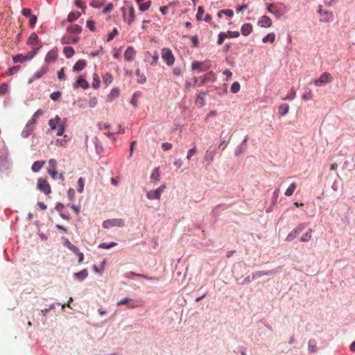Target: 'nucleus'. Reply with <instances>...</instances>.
Instances as JSON below:
<instances>
[{"label":"nucleus","instance_id":"obj_11","mask_svg":"<svg viewBox=\"0 0 355 355\" xmlns=\"http://www.w3.org/2000/svg\"><path fill=\"white\" fill-rule=\"evenodd\" d=\"M136 55V51L133 47L129 46L124 54V57L125 60L127 61H132L135 60Z\"/></svg>","mask_w":355,"mask_h":355},{"label":"nucleus","instance_id":"obj_46","mask_svg":"<svg viewBox=\"0 0 355 355\" xmlns=\"http://www.w3.org/2000/svg\"><path fill=\"white\" fill-rule=\"evenodd\" d=\"M214 74L211 73H207L202 77L201 85L205 84L208 80H212L214 79Z\"/></svg>","mask_w":355,"mask_h":355},{"label":"nucleus","instance_id":"obj_54","mask_svg":"<svg viewBox=\"0 0 355 355\" xmlns=\"http://www.w3.org/2000/svg\"><path fill=\"white\" fill-rule=\"evenodd\" d=\"M61 96V92H53L51 95H50V98L53 100V101H57L60 98V97Z\"/></svg>","mask_w":355,"mask_h":355},{"label":"nucleus","instance_id":"obj_47","mask_svg":"<svg viewBox=\"0 0 355 355\" xmlns=\"http://www.w3.org/2000/svg\"><path fill=\"white\" fill-rule=\"evenodd\" d=\"M240 84L239 82H234L231 86V92L233 94L237 93L240 90Z\"/></svg>","mask_w":355,"mask_h":355},{"label":"nucleus","instance_id":"obj_9","mask_svg":"<svg viewBox=\"0 0 355 355\" xmlns=\"http://www.w3.org/2000/svg\"><path fill=\"white\" fill-rule=\"evenodd\" d=\"M79 87L85 89L89 87L88 82L83 78V76H80L73 85V87L74 89H77Z\"/></svg>","mask_w":355,"mask_h":355},{"label":"nucleus","instance_id":"obj_17","mask_svg":"<svg viewBox=\"0 0 355 355\" xmlns=\"http://www.w3.org/2000/svg\"><path fill=\"white\" fill-rule=\"evenodd\" d=\"M207 93L205 92H200L196 99V104L200 106L205 105V97Z\"/></svg>","mask_w":355,"mask_h":355},{"label":"nucleus","instance_id":"obj_58","mask_svg":"<svg viewBox=\"0 0 355 355\" xmlns=\"http://www.w3.org/2000/svg\"><path fill=\"white\" fill-rule=\"evenodd\" d=\"M98 103V100H97V98L96 97H92L89 99V106L90 107H95Z\"/></svg>","mask_w":355,"mask_h":355},{"label":"nucleus","instance_id":"obj_34","mask_svg":"<svg viewBox=\"0 0 355 355\" xmlns=\"http://www.w3.org/2000/svg\"><path fill=\"white\" fill-rule=\"evenodd\" d=\"M136 75L138 77L137 82L139 84H143V83H146V76L144 73H141V71L139 69H137L136 71Z\"/></svg>","mask_w":355,"mask_h":355},{"label":"nucleus","instance_id":"obj_36","mask_svg":"<svg viewBox=\"0 0 355 355\" xmlns=\"http://www.w3.org/2000/svg\"><path fill=\"white\" fill-rule=\"evenodd\" d=\"M39 49H33L31 51L28 52L26 53V57L27 60H32L37 53H38Z\"/></svg>","mask_w":355,"mask_h":355},{"label":"nucleus","instance_id":"obj_26","mask_svg":"<svg viewBox=\"0 0 355 355\" xmlns=\"http://www.w3.org/2000/svg\"><path fill=\"white\" fill-rule=\"evenodd\" d=\"M106 2V0H93L89 4L91 6L95 8H100Z\"/></svg>","mask_w":355,"mask_h":355},{"label":"nucleus","instance_id":"obj_38","mask_svg":"<svg viewBox=\"0 0 355 355\" xmlns=\"http://www.w3.org/2000/svg\"><path fill=\"white\" fill-rule=\"evenodd\" d=\"M12 59H13V62L15 63L24 62L27 61L26 55H24L22 54H18V55L14 56Z\"/></svg>","mask_w":355,"mask_h":355},{"label":"nucleus","instance_id":"obj_44","mask_svg":"<svg viewBox=\"0 0 355 355\" xmlns=\"http://www.w3.org/2000/svg\"><path fill=\"white\" fill-rule=\"evenodd\" d=\"M204 8L202 6H199L198 8V12L196 14V19L198 21H201L202 19V17L204 15Z\"/></svg>","mask_w":355,"mask_h":355},{"label":"nucleus","instance_id":"obj_1","mask_svg":"<svg viewBox=\"0 0 355 355\" xmlns=\"http://www.w3.org/2000/svg\"><path fill=\"white\" fill-rule=\"evenodd\" d=\"M58 56V49L56 48L52 49L46 55L43 66H46V68L49 69V66L57 60Z\"/></svg>","mask_w":355,"mask_h":355},{"label":"nucleus","instance_id":"obj_42","mask_svg":"<svg viewBox=\"0 0 355 355\" xmlns=\"http://www.w3.org/2000/svg\"><path fill=\"white\" fill-rule=\"evenodd\" d=\"M20 66L17 65V66H14L12 67H10L8 69V71H6V75L8 76H12L15 73H16L19 69H20Z\"/></svg>","mask_w":355,"mask_h":355},{"label":"nucleus","instance_id":"obj_43","mask_svg":"<svg viewBox=\"0 0 355 355\" xmlns=\"http://www.w3.org/2000/svg\"><path fill=\"white\" fill-rule=\"evenodd\" d=\"M119 34L118 29L116 28H114L111 33H109L107 35V42H110L117 35Z\"/></svg>","mask_w":355,"mask_h":355},{"label":"nucleus","instance_id":"obj_63","mask_svg":"<svg viewBox=\"0 0 355 355\" xmlns=\"http://www.w3.org/2000/svg\"><path fill=\"white\" fill-rule=\"evenodd\" d=\"M165 188H166L165 184H163V185L160 186L159 187H158L157 189L155 190V192H156V194L158 196L159 199H160V197H161V194L162 193V192L164 191Z\"/></svg>","mask_w":355,"mask_h":355},{"label":"nucleus","instance_id":"obj_22","mask_svg":"<svg viewBox=\"0 0 355 355\" xmlns=\"http://www.w3.org/2000/svg\"><path fill=\"white\" fill-rule=\"evenodd\" d=\"M74 275L78 280L83 281L88 276V272L87 269H83L81 271L75 273Z\"/></svg>","mask_w":355,"mask_h":355},{"label":"nucleus","instance_id":"obj_32","mask_svg":"<svg viewBox=\"0 0 355 355\" xmlns=\"http://www.w3.org/2000/svg\"><path fill=\"white\" fill-rule=\"evenodd\" d=\"M80 16V12H71L67 17V20L69 21H73L76 20Z\"/></svg>","mask_w":355,"mask_h":355},{"label":"nucleus","instance_id":"obj_21","mask_svg":"<svg viewBox=\"0 0 355 355\" xmlns=\"http://www.w3.org/2000/svg\"><path fill=\"white\" fill-rule=\"evenodd\" d=\"M38 41V36L35 33H33L30 35L27 44L29 45L35 46L37 44Z\"/></svg>","mask_w":355,"mask_h":355},{"label":"nucleus","instance_id":"obj_7","mask_svg":"<svg viewBox=\"0 0 355 355\" xmlns=\"http://www.w3.org/2000/svg\"><path fill=\"white\" fill-rule=\"evenodd\" d=\"M306 227L305 223H300L296 228L292 230L286 236V241H291L297 237V236L302 232Z\"/></svg>","mask_w":355,"mask_h":355},{"label":"nucleus","instance_id":"obj_13","mask_svg":"<svg viewBox=\"0 0 355 355\" xmlns=\"http://www.w3.org/2000/svg\"><path fill=\"white\" fill-rule=\"evenodd\" d=\"M128 17L127 19V24L128 25H131L135 20V10L132 6H130L128 8Z\"/></svg>","mask_w":355,"mask_h":355},{"label":"nucleus","instance_id":"obj_16","mask_svg":"<svg viewBox=\"0 0 355 355\" xmlns=\"http://www.w3.org/2000/svg\"><path fill=\"white\" fill-rule=\"evenodd\" d=\"M61 119L57 115L55 118L51 119L49 121V125L51 130H55L58 125L60 123Z\"/></svg>","mask_w":355,"mask_h":355},{"label":"nucleus","instance_id":"obj_41","mask_svg":"<svg viewBox=\"0 0 355 355\" xmlns=\"http://www.w3.org/2000/svg\"><path fill=\"white\" fill-rule=\"evenodd\" d=\"M57 130L56 135L58 136H61L63 135L64 130H65V123H60L57 128L55 129Z\"/></svg>","mask_w":355,"mask_h":355},{"label":"nucleus","instance_id":"obj_56","mask_svg":"<svg viewBox=\"0 0 355 355\" xmlns=\"http://www.w3.org/2000/svg\"><path fill=\"white\" fill-rule=\"evenodd\" d=\"M75 5L78 8H79L83 10L86 8V6H85V3L83 1H82L81 0H76Z\"/></svg>","mask_w":355,"mask_h":355},{"label":"nucleus","instance_id":"obj_23","mask_svg":"<svg viewBox=\"0 0 355 355\" xmlns=\"http://www.w3.org/2000/svg\"><path fill=\"white\" fill-rule=\"evenodd\" d=\"M150 180L153 182H158L160 180V172L158 168H155L152 172Z\"/></svg>","mask_w":355,"mask_h":355},{"label":"nucleus","instance_id":"obj_37","mask_svg":"<svg viewBox=\"0 0 355 355\" xmlns=\"http://www.w3.org/2000/svg\"><path fill=\"white\" fill-rule=\"evenodd\" d=\"M64 245L66 247H67L70 250H71L74 254L78 252V248L73 245L71 243V242L69 240H66Z\"/></svg>","mask_w":355,"mask_h":355},{"label":"nucleus","instance_id":"obj_39","mask_svg":"<svg viewBox=\"0 0 355 355\" xmlns=\"http://www.w3.org/2000/svg\"><path fill=\"white\" fill-rule=\"evenodd\" d=\"M319 13L322 15L323 14L326 16V17L323 19V21H326V22H328L330 20H331L332 17H333V15L331 12H328V11H322V10H319Z\"/></svg>","mask_w":355,"mask_h":355},{"label":"nucleus","instance_id":"obj_6","mask_svg":"<svg viewBox=\"0 0 355 355\" xmlns=\"http://www.w3.org/2000/svg\"><path fill=\"white\" fill-rule=\"evenodd\" d=\"M123 227L124 226V220L122 218L108 219L103 223V227L108 229L111 227Z\"/></svg>","mask_w":355,"mask_h":355},{"label":"nucleus","instance_id":"obj_5","mask_svg":"<svg viewBox=\"0 0 355 355\" xmlns=\"http://www.w3.org/2000/svg\"><path fill=\"white\" fill-rule=\"evenodd\" d=\"M332 81V76L329 72H324L320 78L314 81L315 85L320 87Z\"/></svg>","mask_w":355,"mask_h":355},{"label":"nucleus","instance_id":"obj_10","mask_svg":"<svg viewBox=\"0 0 355 355\" xmlns=\"http://www.w3.org/2000/svg\"><path fill=\"white\" fill-rule=\"evenodd\" d=\"M258 26L263 28H269L272 26V20L266 15L262 16L258 21Z\"/></svg>","mask_w":355,"mask_h":355},{"label":"nucleus","instance_id":"obj_35","mask_svg":"<svg viewBox=\"0 0 355 355\" xmlns=\"http://www.w3.org/2000/svg\"><path fill=\"white\" fill-rule=\"evenodd\" d=\"M309 351L311 353L315 352L317 350V343L315 340H310L309 341Z\"/></svg>","mask_w":355,"mask_h":355},{"label":"nucleus","instance_id":"obj_64","mask_svg":"<svg viewBox=\"0 0 355 355\" xmlns=\"http://www.w3.org/2000/svg\"><path fill=\"white\" fill-rule=\"evenodd\" d=\"M113 80L112 76L110 73H106L104 78V82L106 84H110Z\"/></svg>","mask_w":355,"mask_h":355},{"label":"nucleus","instance_id":"obj_27","mask_svg":"<svg viewBox=\"0 0 355 355\" xmlns=\"http://www.w3.org/2000/svg\"><path fill=\"white\" fill-rule=\"evenodd\" d=\"M63 53L67 58H71L74 55L75 51L71 46H65L63 49Z\"/></svg>","mask_w":355,"mask_h":355},{"label":"nucleus","instance_id":"obj_60","mask_svg":"<svg viewBox=\"0 0 355 355\" xmlns=\"http://www.w3.org/2000/svg\"><path fill=\"white\" fill-rule=\"evenodd\" d=\"M296 93L295 91L291 92L289 94H287L286 97L283 98V100H293L295 98Z\"/></svg>","mask_w":355,"mask_h":355},{"label":"nucleus","instance_id":"obj_48","mask_svg":"<svg viewBox=\"0 0 355 355\" xmlns=\"http://www.w3.org/2000/svg\"><path fill=\"white\" fill-rule=\"evenodd\" d=\"M114 9V4L112 3H110L108 5H107L104 9L102 11V13L105 15L107 13L110 12Z\"/></svg>","mask_w":355,"mask_h":355},{"label":"nucleus","instance_id":"obj_57","mask_svg":"<svg viewBox=\"0 0 355 355\" xmlns=\"http://www.w3.org/2000/svg\"><path fill=\"white\" fill-rule=\"evenodd\" d=\"M94 24L95 23L93 20L87 21V26L91 31H94L96 30Z\"/></svg>","mask_w":355,"mask_h":355},{"label":"nucleus","instance_id":"obj_45","mask_svg":"<svg viewBox=\"0 0 355 355\" xmlns=\"http://www.w3.org/2000/svg\"><path fill=\"white\" fill-rule=\"evenodd\" d=\"M146 196L149 200H153V199L159 200V198L158 196L156 194V192L155 190L148 191Z\"/></svg>","mask_w":355,"mask_h":355},{"label":"nucleus","instance_id":"obj_59","mask_svg":"<svg viewBox=\"0 0 355 355\" xmlns=\"http://www.w3.org/2000/svg\"><path fill=\"white\" fill-rule=\"evenodd\" d=\"M312 97H313V94L311 90H309V92L304 94L302 96V99H304L305 101L310 100L312 98Z\"/></svg>","mask_w":355,"mask_h":355},{"label":"nucleus","instance_id":"obj_20","mask_svg":"<svg viewBox=\"0 0 355 355\" xmlns=\"http://www.w3.org/2000/svg\"><path fill=\"white\" fill-rule=\"evenodd\" d=\"M44 164H45V161L35 162L31 166V169L33 172H38L42 168V167L44 165Z\"/></svg>","mask_w":355,"mask_h":355},{"label":"nucleus","instance_id":"obj_8","mask_svg":"<svg viewBox=\"0 0 355 355\" xmlns=\"http://www.w3.org/2000/svg\"><path fill=\"white\" fill-rule=\"evenodd\" d=\"M49 69L46 68V66H42L41 68L34 73L33 76L28 80V84H31L35 80L40 79L43 77L47 72Z\"/></svg>","mask_w":355,"mask_h":355},{"label":"nucleus","instance_id":"obj_18","mask_svg":"<svg viewBox=\"0 0 355 355\" xmlns=\"http://www.w3.org/2000/svg\"><path fill=\"white\" fill-rule=\"evenodd\" d=\"M81 31V26L78 24H72L67 28V31L70 33L79 34Z\"/></svg>","mask_w":355,"mask_h":355},{"label":"nucleus","instance_id":"obj_3","mask_svg":"<svg viewBox=\"0 0 355 355\" xmlns=\"http://www.w3.org/2000/svg\"><path fill=\"white\" fill-rule=\"evenodd\" d=\"M162 58L168 66L173 65L175 62L174 55L168 48H163L162 49Z\"/></svg>","mask_w":355,"mask_h":355},{"label":"nucleus","instance_id":"obj_28","mask_svg":"<svg viewBox=\"0 0 355 355\" xmlns=\"http://www.w3.org/2000/svg\"><path fill=\"white\" fill-rule=\"evenodd\" d=\"M34 128H33L32 127L30 126V125H26L25 128H24V130H22V132H21V135L22 137H28L31 133L33 131Z\"/></svg>","mask_w":355,"mask_h":355},{"label":"nucleus","instance_id":"obj_30","mask_svg":"<svg viewBox=\"0 0 355 355\" xmlns=\"http://www.w3.org/2000/svg\"><path fill=\"white\" fill-rule=\"evenodd\" d=\"M138 4H139V8L140 11L144 12V11H146L147 10L149 9V8L151 6V1H148L144 2V3H143V1H142V2H141L140 3H138Z\"/></svg>","mask_w":355,"mask_h":355},{"label":"nucleus","instance_id":"obj_33","mask_svg":"<svg viewBox=\"0 0 355 355\" xmlns=\"http://www.w3.org/2000/svg\"><path fill=\"white\" fill-rule=\"evenodd\" d=\"M275 40V35L273 33L268 34L266 37H264L262 40L263 43H267L270 42V43H273Z\"/></svg>","mask_w":355,"mask_h":355},{"label":"nucleus","instance_id":"obj_2","mask_svg":"<svg viewBox=\"0 0 355 355\" xmlns=\"http://www.w3.org/2000/svg\"><path fill=\"white\" fill-rule=\"evenodd\" d=\"M267 10L269 12L275 15L277 18H279L285 12L284 8L279 3H270L267 6Z\"/></svg>","mask_w":355,"mask_h":355},{"label":"nucleus","instance_id":"obj_15","mask_svg":"<svg viewBox=\"0 0 355 355\" xmlns=\"http://www.w3.org/2000/svg\"><path fill=\"white\" fill-rule=\"evenodd\" d=\"M252 31V26L251 24H244L241 27V33L244 36L249 35Z\"/></svg>","mask_w":355,"mask_h":355},{"label":"nucleus","instance_id":"obj_53","mask_svg":"<svg viewBox=\"0 0 355 355\" xmlns=\"http://www.w3.org/2000/svg\"><path fill=\"white\" fill-rule=\"evenodd\" d=\"M201 65H202L201 62H199L198 61L193 62V63L191 64L192 70H198V69L200 71H202Z\"/></svg>","mask_w":355,"mask_h":355},{"label":"nucleus","instance_id":"obj_29","mask_svg":"<svg viewBox=\"0 0 355 355\" xmlns=\"http://www.w3.org/2000/svg\"><path fill=\"white\" fill-rule=\"evenodd\" d=\"M297 187V184L296 183L293 182L292 183L289 187L286 190L285 193H284V195L286 196H291L293 195V193H294L295 189Z\"/></svg>","mask_w":355,"mask_h":355},{"label":"nucleus","instance_id":"obj_51","mask_svg":"<svg viewBox=\"0 0 355 355\" xmlns=\"http://www.w3.org/2000/svg\"><path fill=\"white\" fill-rule=\"evenodd\" d=\"M115 245H116V243H114V242H112V243H110V244H107V243H101V244L99 245V246H98V247H99L100 248L109 249V248H112V247H114V246H115Z\"/></svg>","mask_w":355,"mask_h":355},{"label":"nucleus","instance_id":"obj_31","mask_svg":"<svg viewBox=\"0 0 355 355\" xmlns=\"http://www.w3.org/2000/svg\"><path fill=\"white\" fill-rule=\"evenodd\" d=\"M312 230L309 229L308 232H306L304 234L302 235V236L300 239V241L302 242H307L311 240L312 236Z\"/></svg>","mask_w":355,"mask_h":355},{"label":"nucleus","instance_id":"obj_52","mask_svg":"<svg viewBox=\"0 0 355 355\" xmlns=\"http://www.w3.org/2000/svg\"><path fill=\"white\" fill-rule=\"evenodd\" d=\"M197 153V149L196 146H193V148L190 149L187 153V158L188 160H190L191 157Z\"/></svg>","mask_w":355,"mask_h":355},{"label":"nucleus","instance_id":"obj_4","mask_svg":"<svg viewBox=\"0 0 355 355\" xmlns=\"http://www.w3.org/2000/svg\"><path fill=\"white\" fill-rule=\"evenodd\" d=\"M37 189L46 195L51 193L50 184L46 179L39 178L37 180Z\"/></svg>","mask_w":355,"mask_h":355},{"label":"nucleus","instance_id":"obj_25","mask_svg":"<svg viewBox=\"0 0 355 355\" xmlns=\"http://www.w3.org/2000/svg\"><path fill=\"white\" fill-rule=\"evenodd\" d=\"M288 110H289V106L286 103L282 104L279 107V114L281 116L286 115L288 112Z\"/></svg>","mask_w":355,"mask_h":355},{"label":"nucleus","instance_id":"obj_49","mask_svg":"<svg viewBox=\"0 0 355 355\" xmlns=\"http://www.w3.org/2000/svg\"><path fill=\"white\" fill-rule=\"evenodd\" d=\"M227 37L228 35L225 33H220V34L218 35V44L220 45L222 44L225 39L227 38Z\"/></svg>","mask_w":355,"mask_h":355},{"label":"nucleus","instance_id":"obj_24","mask_svg":"<svg viewBox=\"0 0 355 355\" xmlns=\"http://www.w3.org/2000/svg\"><path fill=\"white\" fill-rule=\"evenodd\" d=\"M119 96V90L118 88H113L109 94L108 100L112 101Z\"/></svg>","mask_w":355,"mask_h":355},{"label":"nucleus","instance_id":"obj_14","mask_svg":"<svg viewBox=\"0 0 355 355\" xmlns=\"http://www.w3.org/2000/svg\"><path fill=\"white\" fill-rule=\"evenodd\" d=\"M87 65V62L84 60H78L73 67L74 71L78 72L82 71Z\"/></svg>","mask_w":355,"mask_h":355},{"label":"nucleus","instance_id":"obj_61","mask_svg":"<svg viewBox=\"0 0 355 355\" xmlns=\"http://www.w3.org/2000/svg\"><path fill=\"white\" fill-rule=\"evenodd\" d=\"M165 188H166L165 184H163V185L160 186L159 187H158L157 189L155 190V192H156V194L158 196L159 199H160V197H161V194L162 193V192L164 191Z\"/></svg>","mask_w":355,"mask_h":355},{"label":"nucleus","instance_id":"obj_55","mask_svg":"<svg viewBox=\"0 0 355 355\" xmlns=\"http://www.w3.org/2000/svg\"><path fill=\"white\" fill-rule=\"evenodd\" d=\"M58 78L60 80H64L66 79V76L64 74V69L62 68L58 72Z\"/></svg>","mask_w":355,"mask_h":355},{"label":"nucleus","instance_id":"obj_50","mask_svg":"<svg viewBox=\"0 0 355 355\" xmlns=\"http://www.w3.org/2000/svg\"><path fill=\"white\" fill-rule=\"evenodd\" d=\"M78 188L77 189L79 193H82L83 191V188H84V180L83 178H80L78 180Z\"/></svg>","mask_w":355,"mask_h":355},{"label":"nucleus","instance_id":"obj_62","mask_svg":"<svg viewBox=\"0 0 355 355\" xmlns=\"http://www.w3.org/2000/svg\"><path fill=\"white\" fill-rule=\"evenodd\" d=\"M165 188H166L165 184H163V185L160 186L159 187H158L157 189L155 190V192H156V194L158 196L159 199H160V197H161V194L162 193V192L164 191Z\"/></svg>","mask_w":355,"mask_h":355},{"label":"nucleus","instance_id":"obj_19","mask_svg":"<svg viewBox=\"0 0 355 355\" xmlns=\"http://www.w3.org/2000/svg\"><path fill=\"white\" fill-rule=\"evenodd\" d=\"M141 305H142L141 301L132 300V299L130 298L129 301H128V303L127 304V306L129 309H134V308L140 307V306H141Z\"/></svg>","mask_w":355,"mask_h":355},{"label":"nucleus","instance_id":"obj_12","mask_svg":"<svg viewBox=\"0 0 355 355\" xmlns=\"http://www.w3.org/2000/svg\"><path fill=\"white\" fill-rule=\"evenodd\" d=\"M215 155V150H211V148H209L206 150L204 159L208 165H209L212 162Z\"/></svg>","mask_w":355,"mask_h":355},{"label":"nucleus","instance_id":"obj_40","mask_svg":"<svg viewBox=\"0 0 355 355\" xmlns=\"http://www.w3.org/2000/svg\"><path fill=\"white\" fill-rule=\"evenodd\" d=\"M222 14H225L227 17H232L234 15V12H233V10H232L230 9L222 10L219 11L218 13V17L220 18L222 17Z\"/></svg>","mask_w":355,"mask_h":355}]
</instances>
